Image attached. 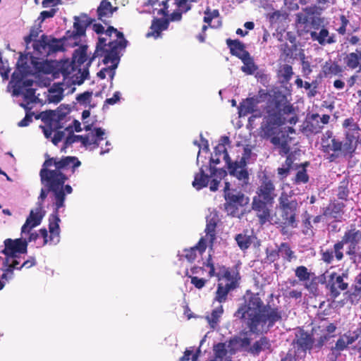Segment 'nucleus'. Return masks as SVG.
I'll return each mask as SVG.
<instances>
[{
	"label": "nucleus",
	"instance_id": "59",
	"mask_svg": "<svg viewBox=\"0 0 361 361\" xmlns=\"http://www.w3.org/2000/svg\"><path fill=\"white\" fill-rule=\"evenodd\" d=\"M334 252L335 253L334 250H326L325 251L321 252V257L322 260L326 264H331L334 261Z\"/></svg>",
	"mask_w": 361,
	"mask_h": 361
},
{
	"label": "nucleus",
	"instance_id": "56",
	"mask_svg": "<svg viewBox=\"0 0 361 361\" xmlns=\"http://www.w3.org/2000/svg\"><path fill=\"white\" fill-rule=\"evenodd\" d=\"M92 92L86 91L83 93L79 94L76 97V100L81 104H89L91 102Z\"/></svg>",
	"mask_w": 361,
	"mask_h": 361
},
{
	"label": "nucleus",
	"instance_id": "29",
	"mask_svg": "<svg viewBox=\"0 0 361 361\" xmlns=\"http://www.w3.org/2000/svg\"><path fill=\"white\" fill-rule=\"evenodd\" d=\"M226 44L230 49L231 55L242 59L244 57V54H249L250 53L245 49V45L244 43L240 42L239 39H227Z\"/></svg>",
	"mask_w": 361,
	"mask_h": 361
},
{
	"label": "nucleus",
	"instance_id": "37",
	"mask_svg": "<svg viewBox=\"0 0 361 361\" xmlns=\"http://www.w3.org/2000/svg\"><path fill=\"white\" fill-rule=\"evenodd\" d=\"M36 90L34 88H25L22 90V87L18 86L14 87L13 93L14 95H23L25 102L27 103H36L38 98L35 96Z\"/></svg>",
	"mask_w": 361,
	"mask_h": 361
},
{
	"label": "nucleus",
	"instance_id": "14",
	"mask_svg": "<svg viewBox=\"0 0 361 361\" xmlns=\"http://www.w3.org/2000/svg\"><path fill=\"white\" fill-rule=\"evenodd\" d=\"M276 197V193L274 182L269 176L264 174L259 180V185L253 197L269 202H274Z\"/></svg>",
	"mask_w": 361,
	"mask_h": 361
},
{
	"label": "nucleus",
	"instance_id": "42",
	"mask_svg": "<svg viewBox=\"0 0 361 361\" xmlns=\"http://www.w3.org/2000/svg\"><path fill=\"white\" fill-rule=\"evenodd\" d=\"M343 71V68L337 62L331 60L326 61L322 68L326 77L339 75Z\"/></svg>",
	"mask_w": 361,
	"mask_h": 361
},
{
	"label": "nucleus",
	"instance_id": "64",
	"mask_svg": "<svg viewBox=\"0 0 361 361\" xmlns=\"http://www.w3.org/2000/svg\"><path fill=\"white\" fill-rule=\"evenodd\" d=\"M36 264V259L35 257H30L25 260L20 266L16 265L15 269L21 270L23 268L29 269L34 267Z\"/></svg>",
	"mask_w": 361,
	"mask_h": 361
},
{
	"label": "nucleus",
	"instance_id": "13",
	"mask_svg": "<svg viewBox=\"0 0 361 361\" xmlns=\"http://www.w3.org/2000/svg\"><path fill=\"white\" fill-rule=\"evenodd\" d=\"M225 210L228 215L233 217L239 216V208L245 206L249 202V198L243 193L226 192Z\"/></svg>",
	"mask_w": 361,
	"mask_h": 361
},
{
	"label": "nucleus",
	"instance_id": "48",
	"mask_svg": "<svg viewBox=\"0 0 361 361\" xmlns=\"http://www.w3.org/2000/svg\"><path fill=\"white\" fill-rule=\"evenodd\" d=\"M350 180L348 177H345L340 183L337 188V197L338 199L347 201L350 193L349 190Z\"/></svg>",
	"mask_w": 361,
	"mask_h": 361
},
{
	"label": "nucleus",
	"instance_id": "6",
	"mask_svg": "<svg viewBox=\"0 0 361 361\" xmlns=\"http://www.w3.org/2000/svg\"><path fill=\"white\" fill-rule=\"evenodd\" d=\"M322 151L326 156L330 162L336 161L341 157L351 159L355 152L345 149V141L343 142L337 138L333 131L326 130L321 138Z\"/></svg>",
	"mask_w": 361,
	"mask_h": 361
},
{
	"label": "nucleus",
	"instance_id": "47",
	"mask_svg": "<svg viewBox=\"0 0 361 361\" xmlns=\"http://www.w3.org/2000/svg\"><path fill=\"white\" fill-rule=\"evenodd\" d=\"M214 353L215 355V360L217 361H223L224 358L228 357V353H229V348H228V344L226 343H218L215 344L213 347Z\"/></svg>",
	"mask_w": 361,
	"mask_h": 361
},
{
	"label": "nucleus",
	"instance_id": "55",
	"mask_svg": "<svg viewBox=\"0 0 361 361\" xmlns=\"http://www.w3.org/2000/svg\"><path fill=\"white\" fill-rule=\"evenodd\" d=\"M197 2V0H175V4L180 11L187 13L192 8V3Z\"/></svg>",
	"mask_w": 361,
	"mask_h": 361
},
{
	"label": "nucleus",
	"instance_id": "4",
	"mask_svg": "<svg viewBox=\"0 0 361 361\" xmlns=\"http://www.w3.org/2000/svg\"><path fill=\"white\" fill-rule=\"evenodd\" d=\"M4 248L1 252L5 255L3 261L1 275L2 279L10 280L13 277V271L16 265L20 264L17 254H25L27 251V241L26 239L17 238L13 240L7 238L4 240Z\"/></svg>",
	"mask_w": 361,
	"mask_h": 361
},
{
	"label": "nucleus",
	"instance_id": "52",
	"mask_svg": "<svg viewBox=\"0 0 361 361\" xmlns=\"http://www.w3.org/2000/svg\"><path fill=\"white\" fill-rule=\"evenodd\" d=\"M295 275L300 281L307 282L310 279L311 276L314 275V274L309 271L306 267L301 265L297 267L295 269Z\"/></svg>",
	"mask_w": 361,
	"mask_h": 361
},
{
	"label": "nucleus",
	"instance_id": "9",
	"mask_svg": "<svg viewBox=\"0 0 361 361\" xmlns=\"http://www.w3.org/2000/svg\"><path fill=\"white\" fill-rule=\"evenodd\" d=\"M94 21L87 14L82 13L80 16L74 17L73 30H68L62 39L66 46L74 47L78 45L80 37L85 35L86 28Z\"/></svg>",
	"mask_w": 361,
	"mask_h": 361
},
{
	"label": "nucleus",
	"instance_id": "25",
	"mask_svg": "<svg viewBox=\"0 0 361 361\" xmlns=\"http://www.w3.org/2000/svg\"><path fill=\"white\" fill-rule=\"evenodd\" d=\"M117 10L118 7L113 6L109 0H102L97 9V18L106 25V19L112 17L114 13Z\"/></svg>",
	"mask_w": 361,
	"mask_h": 361
},
{
	"label": "nucleus",
	"instance_id": "12",
	"mask_svg": "<svg viewBox=\"0 0 361 361\" xmlns=\"http://www.w3.org/2000/svg\"><path fill=\"white\" fill-rule=\"evenodd\" d=\"M348 276V275L345 272L338 274L334 271L329 275L326 282V288L329 291V295L331 300H336L342 291L348 288V283L344 281Z\"/></svg>",
	"mask_w": 361,
	"mask_h": 361
},
{
	"label": "nucleus",
	"instance_id": "35",
	"mask_svg": "<svg viewBox=\"0 0 361 361\" xmlns=\"http://www.w3.org/2000/svg\"><path fill=\"white\" fill-rule=\"evenodd\" d=\"M271 348L270 340L266 336H262L253 343L248 351L253 355H258L261 351L270 350Z\"/></svg>",
	"mask_w": 361,
	"mask_h": 361
},
{
	"label": "nucleus",
	"instance_id": "51",
	"mask_svg": "<svg viewBox=\"0 0 361 361\" xmlns=\"http://www.w3.org/2000/svg\"><path fill=\"white\" fill-rule=\"evenodd\" d=\"M223 312H224L223 306L220 305V306L217 307L216 308H215L214 310H213L211 314L209 316L207 317V319L209 325L212 328H214L217 325V324L219 321V318L222 315Z\"/></svg>",
	"mask_w": 361,
	"mask_h": 361
},
{
	"label": "nucleus",
	"instance_id": "63",
	"mask_svg": "<svg viewBox=\"0 0 361 361\" xmlns=\"http://www.w3.org/2000/svg\"><path fill=\"white\" fill-rule=\"evenodd\" d=\"M266 254H267V259L270 262H272V263L277 261L280 257L279 252H278V248L275 249V250L267 249Z\"/></svg>",
	"mask_w": 361,
	"mask_h": 361
},
{
	"label": "nucleus",
	"instance_id": "27",
	"mask_svg": "<svg viewBox=\"0 0 361 361\" xmlns=\"http://www.w3.org/2000/svg\"><path fill=\"white\" fill-rule=\"evenodd\" d=\"M310 37L313 41L317 42L321 45L331 44L336 42L335 35L334 34L330 35L329 30L324 27L319 32L312 31Z\"/></svg>",
	"mask_w": 361,
	"mask_h": 361
},
{
	"label": "nucleus",
	"instance_id": "60",
	"mask_svg": "<svg viewBox=\"0 0 361 361\" xmlns=\"http://www.w3.org/2000/svg\"><path fill=\"white\" fill-rule=\"evenodd\" d=\"M334 336V335H331L325 332L319 337V339L317 341L314 346L317 348H321L325 343H327Z\"/></svg>",
	"mask_w": 361,
	"mask_h": 361
},
{
	"label": "nucleus",
	"instance_id": "50",
	"mask_svg": "<svg viewBox=\"0 0 361 361\" xmlns=\"http://www.w3.org/2000/svg\"><path fill=\"white\" fill-rule=\"evenodd\" d=\"M235 240L238 247L242 250L248 249L252 243L251 236L247 235L245 233L237 234L235 237Z\"/></svg>",
	"mask_w": 361,
	"mask_h": 361
},
{
	"label": "nucleus",
	"instance_id": "33",
	"mask_svg": "<svg viewBox=\"0 0 361 361\" xmlns=\"http://www.w3.org/2000/svg\"><path fill=\"white\" fill-rule=\"evenodd\" d=\"M251 340L247 337L240 338L235 336L228 341L229 353L234 355L240 348H245L250 345Z\"/></svg>",
	"mask_w": 361,
	"mask_h": 361
},
{
	"label": "nucleus",
	"instance_id": "10",
	"mask_svg": "<svg viewBox=\"0 0 361 361\" xmlns=\"http://www.w3.org/2000/svg\"><path fill=\"white\" fill-rule=\"evenodd\" d=\"M66 42L63 39H56L51 36L42 35L40 39L35 40L33 43V49L35 54L39 58L47 57L49 55L64 50Z\"/></svg>",
	"mask_w": 361,
	"mask_h": 361
},
{
	"label": "nucleus",
	"instance_id": "53",
	"mask_svg": "<svg viewBox=\"0 0 361 361\" xmlns=\"http://www.w3.org/2000/svg\"><path fill=\"white\" fill-rule=\"evenodd\" d=\"M339 26L336 29V31L341 35H345L347 31V26L350 24V20L344 14L339 16Z\"/></svg>",
	"mask_w": 361,
	"mask_h": 361
},
{
	"label": "nucleus",
	"instance_id": "49",
	"mask_svg": "<svg viewBox=\"0 0 361 361\" xmlns=\"http://www.w3.org/2000/svg\"><path fill=\"white\" fill-rule=\"evenodd\" d=\"M65 130L68 131L69 135L66 138L64 142H63V147L61 149V150H64L66 148H68L69 146H71L73 143L76 142H81L83 139V135H76L73 134V130L72 129V126H68L65 128Z\"/></svg>",
	"mask_w": 361,
	"mask_h": 361
},
{
	"label": "nucleus",
	"instance_id": "17",
	"mask_svg": "<svg viewBox=\"0 0 361 361\" xmlns=\"http://www.w3.org/2000/svg\"><path fill=\"white\" fill-rule=\"evenodd\" d=\"M120 61V54H116L115 47H113L111 51H109V53H107L104 57H103L102 62L107 65L109 63H111V66L106 68H103L102 70H100L97 75L99 78L103 80L106 78V73H107L111 78V80H113L114 75H115V69L117 68L118 63Z\"/></svg>",
	"mask_w": 361,
	"mask_h": 361
},
{
	"label": "nucleus",
	"instance_id": "54",
	"mask_svg": "<svg viewBox=\"0 0 361 361\" xmlns=\"http://www.w3.org/2000/svg\"><path fill=\"white\" fill-rule=\"evenodd\" d=\"M310 177L307 173L306 169L303 168L301 170H299L293 179V183L295 185H299L301 183H307L309 181Z\"/></svg>",
	"mask_w": 361,
	"mask_h": 361
},
{
	"label": "nucleus",
	"instance_id": "23",
	"mask_svg": "<svg viewBox=\"0 0 361 361\" xmlns=\"http://www.w3.org/2000/svg\"><path fill=\"white\" fill-rule=\"evenodd\" d=\"M104 134L105 133L103 129L95 128H94V132L83 135L84 140H82V145L86 147H92V149H97L99 145L100 141L104 140Z\"/></svg>",
	"mask_w": 361,
	"mask_h": 361
},
{
	"label": "nucleus",
	"instance_id": "11",
	"mask_svg": "<svg viewBox=\"0 0 361 361\" xmlns=\"http://www.w3.org/2000/svg\"><path fill=\"white\" fill-rule=\"evenodd\" d=\"M344 130L345 149L356 151L358 145L361 128L353 117L345 118L342 123Z\"/></svg>",
	"mask_w": 361,
	"mask_h": 361
},
{
	"label": "nucleus",
	"instance_id": "16",
	"mask_svg": "<svg viewBox=\"0 0 361 361\" xmlns=\"http://www.w3.org/2000/svg\"><path fill=\"white\" fill-rule=\"evenodd\" d=\"M273 204L274 202H267L257 197L252 198V209L255 212L261 225H264L271 220Z\"/></svg>",
	"mask_w": 361,
	"mask_h": 361
},
{
	"label": "nucleus",
	"instance_id": "45",
	"mask_svg": "<svg viewBox=\"0 0 361 361\" xmlns=\"http://www.w3.org/2000/svg\"><path fill=\"white\" fill-rule=\"evenodd\" d=\"M278 252H279L280 257L286 262H290L292 259L296 258L294 252L287 243H281L278 247Z\"/></svg>",
	"mask_w": 361,
	"mask_h": 361
},
{
	"label": "nucleus",
	"instance_id": "39",
	"mask_svg": "<svg viewBox=\"0 0 361 361\" xmlns=\"http://www.w3.org/2000/svg\"><path fill=\"white\" fill-rule=\"evenodd\" d=\"M210 176L205 173L204 169L200 168V171L195 175L192 186L197 190L206 188L209 181Z\"/></svg>",
	"mask_w": 361,
	"mask_h": 361
},
{
	"label": "nucleus",
	"instance_id": "40",
	"mask_svg": "<svg viewBox=\"0 0 361 361\" xmlns=\"http://www.w3.org/2000/svg\"><path fill=\"white\" fill-rule=\"evenodd\" d=\"M293 75V68L290 65L283 64L279 66L277 76L282 84H287Z\"/></svg>",
	"mask_w": 361,
	"mask_h": 361
},
{
	"label": "nucleus",
	"instance_id": "31",
	"mask_svg": "<svg viewBox=\"0 0 361 361\" xmlns=\"http://www.w3.org/2000/svg\"><path fill=\"white\" fill-rule=\"evenodd\" d=\"M218 280L225 279L227 283L235 284V289L238 286V280L240 279L239 273L236 271L231 270L228 268L222 267L220 271L216 273Z\"/></svg>",
	"mask_w": 361,
	"mask_h": 361
},
{
	"label": "nucleus",
	"instance_id": "24",
	"mask_svg": "<svg viewBox=\"0 0 361 361\" xmlns=\"http://www.w3.org/2000/svg\"><path fill=\"white\" fill-rule=\"evenodd\" d=\"M323 125L320 124L319 115L312 114L304 123L302 131L307 135H315L321 132Z\"/></svg>",
	"mask_w": 361,
	"mask_h": 361
},
{
	"label": "nucleus",
	"instance_id": "20",
	"mask_svg": "<svg viewBox=\"0 0 361 361\" xmlns=\"http://www.w3.org/2000/svg\"><path fill=\"white\" fill-rule=\"evenodd\" d=\"M43 216L42 203H40L35 211H30V215L21 228V233H30L32 228L40 224Z\"/></svg>",
	"mask_w": 361,
	"mask_h": 361
},
{
	"label": "nucleus",
	"instance_id": "1",
	"mask_svg": "<svg viewBox=\"0 0 361 361\" xmlns=\"http://www.w3.org/2000/svg\"><path fill=\"white\" fill-rule=\"evenodd\" d=\"M47 159L42 164L39 171L42 183L48 187L51 191L54 197L55 209L49 219V230L50 233V240L56 239L59 242V210L65 206L66 195L71 194L73 188L70 185H64L68 177L63 171L71 169L73 173L75 169L81 165V161L76 157H49L46 155Z\"/></svg>",
	"mask_w": 361,
	"mask_h": 361
},
{
	"label": "nucleus",
	"instance_id": "41",
	"mask_svg": "<svg viewBox=\"0 0 361 361\" xmlns=\"http://www.w3.org/2000/svg\"><path fill=\"white\" fill-rule=\"evenodd\" d=\"M58 71L64 78H68L71 73L78 70L72 61L66 59L58 64Z\"/></svg>",
	"mask_w": 361,
	"mask_h": 361
},
{
	"label": "nucleus",
	"instance_id": "38",
	"mask_svg": "<svg viewBox=\"0 0 361 361\" xmlns=\"http://www.w3.org/2000/svg\"><path fill=\"white\" fill-rule=\"evenodd\" d=\"M230 140L228 136H222L220 138L219 143L214 147V154L216 157L223 156L224 159L226 161V163H228L231 161L228 153L227 152V149L226 147V145H229Z\"/></svg>",
	"mask_w": 361,
	"mask_h": 361
},
{
	"label": "nucleus",
	"instance_id": "22",
	"mask_svg": "<svg viewBox=\"0 0 361 361\" xmlns=\"http://www.w3.org/2000/svg\"><path fill=\"white\" fill-rule=\"evenodd\" d=\"M345 207V204L342 202H331L324 208L323 214L328 219H334L336 221H338L343 217Z\"/></svg>",
	"mask_w": 361,
	"mask_h": 361
},
{
	"label": "nucleus",
	"instance_id": "44",
	"mask_svg": "<svg viewBox=\"0 0 361 361\" xmlns=\"http://www.w3.org/2000/svg\"><path fill=\"white\" fill-rule=\"evenodd\" d=\"M242 59L243 66L241 67V71L247 75H252L258 68L257 66L255 63L253 59L251 58L250 54H244Z\"/></svg>",
	"mask_w": 361,
	"mask_h": 361
},
{
	"label": "nucleus",
	"instance_id": "3",
	"mask_svg": "<svg viewBox=\"0 0 361 361\" xmlns=\"http://www.w3.org/2000/svg\"><path fill=\"white\" fill-rule=\"evenodd\" d=\"M243 300L244 302L235 312L234 317L244 323L250 332H267L282 319L280 308L264 304L259 293L247 290Z\"/></svg>",
	"mask_w": 361,
	"mask_h": 361
},
{
	"label": "nucleus",
	"instance_id": "62",
	"mask_svg": "<svg viewBox=\"0 0 361 361\" xmlns=\"http://www.w3.org/2000/svg\"><path fill=\"white\" fill-rule=\"evenodd\" d=\"M58 9L54 8H51L49 11H43L40 13L38 19L40 20L41 22H43L47 18H53L56 13Z\"/></svg>",
	"mask_w": 361,
	"mask_h": 361
},
{
	"label": "nucleus",
	"instance_id": "8",
	"mask_svg": "<svg viewBox=\"0 0 361 361\" xmlns=\"http://www.w3.org/2000/svg\"><path fill=\"white\" fill-rule=\"evenodd\" d=\"M252 150L248 147L243 148V152L240 160L235 161H228L226 163L229 174L236 178L242 187L247 186L249 184V173L246 168L247 162L251 157Z\"/></svg>",
	"mask_w": 361,
	"mask_h": 361
},
{
	"label": "nucleus",
	"instance_id": "57",
	"mask_svg": "<svg viewBox=\"0 0 361 361\" xmlns=\"http://www.w3.org/2000/svg\"><path fill=\"white\" fill-rule=\"evenodd\" d=\"M305 90H309V92L307 93V95L308 97H314L317 93V82L316 80L314 81H312V82H305L303 83V87Z\"/></svg>",
	"mask_w": 361,
	"mask_h": 361
},
{
	"label": "nucleus",
	"instance_id": "43",
	"mask_svg": "<svg viewBox=\"0 0 361 361\" xmlns=\"http://www.w3.org/2000/svg\"><path fill=\"white\" fill-rule=\"evenodd\" d=\"M217 221L215 218L207 219V224L205 228L206 235L205 238L209 240V243L212 245L216 239V228Z\"/></svg>",
	"mask_w": 361,
	"mask_h": 361
},
{
	"label": "nucleus",
	"instance_id": "2",
	"mask_svg": "<svg viewBox=\"0 0 361 361\" xmlns=\"http://www.w3.org/2000/svg\"><path fill=\"white\" fill-rule=\"evenodd\" d=\"M293 106L280 93L275 94L267 102L264 109L262 122L259 127V135L264 139H269L271 143L279 148V153L284 156L290 152L291 137L280 127L286 123L284 116L293 113Z\"/></svg>",
	"mask_w": 361,
	"mask_h": 361
},
{
	"label": "nucleus",
	"instance_id": "30",
	"mask_svg": "<svg viewBox=\"0 0 361 361\" xmlns=\"http://www.w3.org/2000/svg\"><path fill=\"white\" fill-rule=\"evenodd\" d=\"M169 20L164 18H154L150 26V31L147 33V37H154L157 38L161 32L168 28Z\"/></svg>",
	"mask_w": 361,
	"mask_h": 361
},
{
	"label": "nucleus",
	"instance_id": "5",
	"mask_svg": "<svg viewBox=\"0 0 361 361\" xmlns=\"http://www.w3.org/2000/svg\"><path fill=\"white\" fill-rule=\"evenodd\" d=\"M35 118H40L44 123L45 126L40 127L45 137H51L53 132H55L51 138V142L54 145H57L63 140L65 132L59 130L66 128L64 123L66 121V113H63L59 109L49 110L41 112L35 116Z\"/></svg>",
	"mask_w": 361,
	"mask_h": 361
},
{
	"label": "nucleus",
	"instance_id": "26",
	"mask_svg": "<svg viewBox=\"0 0 361 361\" xmlns=\"http://www.w3.org/2000/svg\"><path fill=\"white\" fill-rule=\"evenodd\" d=\"M294 342L297 344L299 349L305 352L307 350L312 348L314 338L311 334L301 329L296 334L295 341Z\"/></svg>",
	"mask_w": 361,
	"mask_h": 361
},
{
	"label": "nucleus",
	"instance_id": "61",
	"mask_svg": "<svg viewBox=\"0 0 361 361\" xmlns=\"http://www.w3.org/2000/svg\"><path fill=\"white\" fill-rule=\"evenodd\" d=\"M189 278L191 279V283L197 289L202 288L207 281V280L203 278H198L197 276H189Z\"/></svg>",
	"mask_w": 361,
	"mask_h": 361
},
{
	"label": "nucleus",
	"instance_id": "28",
	"mask_svg": "<svg viewBox=\"0 0 361 361\" xmlns=\"http://www.w3.org/2000/svg\"><path fill=\"white\" fill-rule=\"evenodd\" d=\"M207 249V240L204 237H202L198 243L189 249H185V257L190 262H192L197 257V252L200 255L205 252Z\"/></svg>",
	"mask_w": 361,
	"mask_h": 361
},
{
	"label": "nucleus",
	"instance_id": "21",
	"mask_svg": "<svg viewBox=\"0 0 361 361\" xmlns=\"http://www.w3.org/2000/svg\"><path fill=\"white\" fill-rule=\"evenodd\" d=\"M259 100L257 97H247L243 99L238 106L239 117H245L257 111Z\"/></svg>",
	"mask_w": 361,
	"mask_h": 361
},
{
	"label": "nucleus",
	"instance_id": "34",
	"mask_svg": "<svg viewBox=\"0 0 361 361\" xmlns=\"http://www.w3.org/2000/svg\"><path fill=\"white\" fill-rule=\"evenodd\" d=\"M343 61L347 68L353 70L358 68V72H361V50L346 54Z\"/></svg>",
	"mask_w": 361,
	"mask_h": 361
},
{
	"label": "nucleus",
	"instance_id": "46",
	"mask_svg": "<svg viewBox=\"0 0 361 361\" xmlns=\"http://www.w3.org/2000/svg\"><path fill=\"white\" fill-rule=\"evenodd\" d=\"M355 341V340L353 334L348 335L345 334L337 340L335 346L333 348H334L336 351L341 352L345 350L349 345L353 343Z\"/></svg>",
	"mask_w": 361,
	"mask_h": 361
},
{
	"label": "nucleus",
	"instance_id": "15",
	"mask_svg": "<svg viewBox=\"0 0 361 361\" xmlns=\"http://www.w3.org/2000/svg\"><path fill=\"white\" fill-rule=\"evenodd\" d=\"M361 241V231L355 228H350L345 232L341 241L334 244L335 257L338 261H341L343 258L342 250L345 244L358 245Z\"/></svg>",
	"mask_w": 361,
	"mask_h": 361
},
{
	"label": "nucleus",
	"instance_id": "36",
	"mask_svg": "<svg viewBox=\"0 0 361 361\" xmlns=\"http://www.w3.org/2000/svg\"><path fill=\"white\" fill-rule=\"evenodd\" d=\"M234 289L235 284L233 283H226L225 285L219 283L214 300L219 303L225 302L227 300L228 293Z\"/></svg>",
	"mask_w": 361,
	"mask_h": 361
},
{
	"label": "nucleus",
	"instance_id": "18",
	"mask_svg": "<svg viewBox=\"0 0 361 361\" xmlns=\"http://www.w3.org/2000/svg\"><path fill=\"white\" fill-rule=\"evenodd\" d=\"M107 39L105 37H99L98 42L96 46V49L93 54V56L89 59L88 62L87 63L86 67L83 68L82 73V79L78 81V84H81L83 81L87 78L89 75V66L91 65L92 62L97 57H104V56L107 54L106 51L109 49V42L106 43Z\"/></svg>",
	"mask_w": 361,
	"mask_h": 361
},
{
	"label": "nucleus",
	"instance_id": "58",
	"mask_svg": "<svg viewBox=\"0 0 361 361\" xmlns=\"http://www.w3.org/2000/svg\"><path fill=\"white\" fill-rule=\"evenodd\" d=\"M291 169L284 164L277 169V174L281 180L286 179L290 174Z\"/></svg>",
	"mask_w": 361,
	"mask_h": 361
},
{
	"label": "nucleus",
	"instance_id": "7",
	"mask_svg": "<svg viewBox=\"0 0 361 361\" xmlns=\"http://www.w3.org/2000/svg\"><path fill=\"white\" fill-rule=\"evenodd\" d=\"M279 209L281 224L284 227L297 228L299 212V204L297 199L285 192H281L279 198Z\"/></svg>",
	"mask_w": 361,
	"mask_h": 361
},
{
	"label": "nucleus",
	"instance_id": "19",
	"mask_svg": "<svg viewBox=\"0 0 361 361\" xmlns=\"http://www.w3.org/2000/svg\"><path fill=\"white\" fill-rule=\"evenodd\" d=\"M104 33L109 37H111L112 33L116 36V39L109 42V49L106 52L109 53L113 47H115L116 54H120L121 51L127 47L128 41L125 39L123 33L113 26H109Z\"/></svg>",
	"mask_w": 361,
	"mask_h": 361
},
{
	"label": "nucleus",
	"instance_id": "32",
	"mask_svg": "<svg viewBox=\"0 0 361 361\" xmlns=\"http://www.w3.org/2000/svg\"><path fill=\"white\" fill-rule=\"evenodd\" d=\"M87 46L82 45L78 49H75L73 54L72 61L78 69V72L81 71V66L87 61ZM82 79V75H80V80Z\"/></svg>",
	"mask_w": 361,
	"mask_h": 361
}]
</instances>
